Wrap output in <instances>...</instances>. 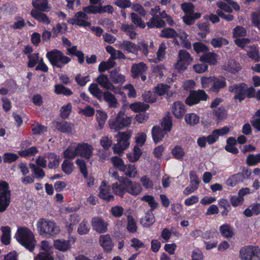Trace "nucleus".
<instances>
[{
  "instance_id": "f257e3e1",
  "label": "nucleus",
  "mask_w": 260,
  "mask_h": 260,
  "mask_svg": "<svg viewBox=\"0 0 260 260\" xmlns=\"http://www.w3.org/2000/svg\"><path fill=\"white\" fill-rule=\"evenodd\" d=\"M17 241L29 252L34 251L37 241L31 230L27 227L19 228L15 234Z\"/></svg>"
},
{
  "instance_id": "f03ea898",
  "label": "nucleus",
  "mask_w": 260,
  "mask_h": 260,
  "mask_svg": "<svg viewBox=\"0 0 260 260\" xmlns=\"http://www.w3.org/2000/svg\"><path fill=\"white\" fill-rule=\"evenodd\" d=\"M37 228L39 235L47 238L54 237L60 232L59 226L54 221L45 218L38 220Z\"/></svg>"
},
{
  "instance_id": "7ed1b4c3",
  "label": "nucleus",
  "mask_w": 260,
  "mask_h": 260,
  "mask_svg": "<svg viewBox=\"0 0 260 260\" xmlns=\"http://www.w3.org/2000/svg\"><path fill=\"white\" fill-rule=\"evenodd\" d=\"M167 23L170 26H173L175 24L172 17L168 14L166 11L162 10L158 16L150 18L146 22V26L149 28H162L166 26Z\"/></svg>"
},
{
  "instance_id": "20e7f679",
  "label": "nucleus",
  "mask_w": 260,
  "mask_h": 260,
  "mask_svg": "<svg viewBox=\"0 0 260 260\" xmlns=\"http://www.w3.org/2000/svg\"><path fill=\"white\" fill-rule=\"evenodd\" d=\"M46 56L53 67L58 69H62L71 60L70 57L64 55L62 51L57 49L48 51Z\"/></svg>"
},
{
  "instance_id": "39448f33",
  "label": "nucleus",
  "mask_w": 260,
  "mask_h": 260,
  "mask_svg": "<svg viewBox=\"0 0 260 260\" xmlns=\"http://www.w3.org/2000/svg\"><path fill=\"white\" fill-rule=\"evenodd\" d=\"M242 172H238L230 176L225 181L226 185L235 187L237 184L242 183L245 180L248 179L251 175V171L248 168L243 167Z\"/></svg>"
},
{
  "instance_id": "423d86ee",
  "label": "nucleus",
  "mask_w": 260,
  "mask_h": 260,
  "mask_svg": "<svg viewBox=\"0 0 260 260\" xmlns=\"http://www.w3.org/2000/svg\"><path fill=\"white\" fill-rule=\"evenodd\" d=\"M9 185L6 181L0 182V213L5 211L11 202V191Z\"/></svg>"
},
{
  "instance_id": "0eeeda50",
  "label": "nucleus",
  "mask_w": 260,
  "mask_h": 260,
  "mask_svg": "<svg viewBox=\"0 0 260 260\" xmlns=\"http://www.w3.org/2000/svg\"><path fill=\"white\" fill-rule=\"evenodd\" d=\"M131 123L129 117L125 115L123 111H120L117 114L115 119L110 120L109 127L110 129L115 131H118L127 126Z\"/></svg>"
},
{
  "instance_id": "6e6552de",
  "label": "nucleus",
  "mask_w": 260,
  "mask_h": 260,
  "mask_svg": "<svg viewBox=\"0 0 260 260\" xmlns=\"http://www.w3.org/2000/svg\"><path fill=\"white\" fill-rule=\"evenodd\" d=\"M130 138L131 135L127 132L119 134L117 143L113 147L114 153L118 154L122 153L123 151L129 145Z\"/></svg>"
},
{
  "instance_id": "1a4fd4ad",
  "label": "nucleus",
  "mask_w": 260,
  "mask_h": 260,
  "mask_svg": "<svg viewBox=\"0 0 260 260\" xmlns=\"http://www.w3.org/2000/svg\"><path fill=\"white\" fill-rule=\"evenodd\" d=\"M208 98V95L204 90H193L186 99L185 103L189 106H192L199 103L201 101H206Z\"/></svg>"
},
{
  "instance_id": "9d476101",
  "label": "nucleus",
  "mask_w": 260,
  "mask_h": 260,
  "mask_svg": "<svg viewBox=\"0 0 260 260\" xmlns=\"http://www.w3.org/2000/svg\"><path fill=\"white\" fill-rule=\"evenodd\" d=\"M246 88H247V84L245 83H236L229 87V91L235 94L234 100H238L241 102L246 98Z\"/></svg>"
},
{
  "instance_id": "9b49d317",
  "label": "nucleus",
  "mask_w": 260,
  "mask_h": 260,
  "mask_svg": "<svg viewBox=\"0 0 260 260\" xmlns=\"http://www.w3.org/2000/svg\"><path fill=\"white\" fill-rule=\"evenodd\" d=\"M192 58L190 54L185 50H180L178 53V60L177 68L180 71L187 69L188 66L191 62Z\"/></svg>"
},
{
  "instance_id": "f8f14e48",
  "label": "nucleus",
  "mask_w": 260,
  "mask_h": 260,
  "mask_svg": "<svg viewBox=\"0 0 260 260\" xmlns=\"http://www.w3.org/2000/svg\"><path fill=\"white\" fill-rule=\"evenodd\" d=\"M111 186L108 185L106 181H103L99 187V198L107 202L114 200V196L111 192Z\"/></svg>"
},
{
  "instance_id": "ddd939ff",
  "label": "nucleus",
  "mask_w": 260,
  "mask_h": 260,
  "mask_svg": "<svg viewBox=\"0 0 260 260\" xmlns=\"http://www.w3.org/2000/svg\"><path fill=\"white\" fill-rule=\"evenodd\" d=\"M91 223L93 230L99 234L105 233L108 231V223L100 216L92 217Z\"/></svg>"
},
{
  "instance_id": "4468645a",
  "label": "nucleus",
  "mask_w": 260,
  "mask_h": 260,
  "mask_svg": "<svg viewBox=\"0 0 260 260\" xmlns=\"http://www.w3.org/2000/svg\"><path fill=\"white\" fill-rule=\"evenodd\" d=\"M148 67L144 62L134 63L131 69V76L134 79H138L141 75H146Z\"/></svg>"
},
{
  "instance_id": "2eb2a0df",
  "label": "nucleus",
  "mask_w": 260,
  "mask_h": 260,
  "mask_svg": "<svg viewBox=\"0 0 260 260\" xmlns=\"http://www.w3.org/2000/svg\"><path fill=\"white\" fill-rule=\"evenodd\" d=\"M78 156L89 159L92 155L93 147L87 143H79L77 146Z\"/></svg>"
},
{
  "instance_id": "dca6fc26",
  "label": "nucleus",
  "mask_w": 260,
  "mask_h": 260,
  "mask_svg": "<svg viewBox=\"0 0 260 260\" xmlns=\"http://www.w3.org/2000/svg\"><path fill=\"white\" fill-rule=\"evenodd\" d=\"M259 252L257 247L249 246L243 247L240 251L241 257L243 259L250 260Z\"/></svg>"
},
{
  "instance_id": "f3484780",
  "label": "nucleus",
  "mask_w": 260,
  "mask_h": 260,
  "mask_svg": "<svg viewBox=\"0 0 260 260\" xmlns=\"http://www.w3.org/2000/svg\"><path fill=\"white\" fill-rule=\"evenodd\" d=\"M125 180L124 183H126V192L133 196H137L141 192L142 188L139 183L133 182L127 178Z\"/></svg>"
},
{
  "instance_id": "a211bd4d",
  "label": "nucleus",
  "mask_w": 260,
  "mask_h": 260,
  "mask_svg": "<svg viewBox=\"0 0 260 260\" xmlns=\"http://www.w3.org/2000/svg\"><path fill=\"white\" fill-rule=\"evenodd\" d=\"M226 86V79L220 76L218 77L213 76L212 85L210 91L218 93L221 89Z\"/></svg>"
},
{
  "instance_id": "6ab92c4d",
  "label": "nucleus",
  "mask_w": 260,
  "mask_h": 260,
  "mask_svg": "<svg viewBox=\"0 0 260 260\" xmlns=\"http://www.w3.org/2000/svg\"><path fill=\"white\" fill-rule=\"evenodd\" d=\"M99 241L105 252L109 253L112 250L114 244L109 234L101 235Z\"/></svg>"
},
{
  "instance_id": "aec40b11",
  "label": "nucleus",
  "mask_w": 260,
  "mask_h": 260,
  "mask_svg": "<svg viewBox=\"0 0 260 260\" xmlns=\"http://www.w3.org/2000/svg\"><path fill=\"white\" fill-rule=\"evenodd\" d=\"M96 82L101 87L110 90L116 93V89L110 81L108 76L104 74H101L96 78Z\"/></svg>"
},
{
  "instance_id": "412c9836",
  "label": "nucleus",
  "mask_w": 260,
  "mask_h": 260,
  "mask_svg": "<svg viewBox=\"0 0 260 260\" xmlns=\"http://www.w3.org/2000/svg\"><path fill=\"white\" fill-rule=\"evenodd\" d=\"M125 179L126 178H121L122 180L112 183L111 187L114 193L120 198H123L126 192V183H124Z\"/></svg>"
},
{
  "instance_id": "4be33fe9",
  "label": "nucleus",
  "mask_w": 260,
  "mask_h": 260,
  "mask_svg": "<svg viewBox=\"0 0 260 260\" xmlns=\"http://www.w3.org/2000/svg\"><path fill=\"white\" fill-rule=\"evenodd\" d=\"M77 25L81 27H88L91 25V22L86 21L89 19L87 14L84 12L78 11L75 14Z\"/></svg>"
},
{
  "instance_id": "5701e85b",
  "label": "nucleus",
  "mask_w": 260,
  "mask_h": 260,
  "mask_svg": "<svg viewBox=\"0 0 260 260\" xmlns=\"http://www.w3.org/2000/svg\"><path fill=\"white\" fill-rule=\"evenodd\" d=\"M43 12L37 10V9H32L30 15L38 22L45 24H49L50 23V20L47 15Z\"/></svg>"
},
{
  "instance_id": "b1692460",
  "label": "nucleus",
  "mask_w": 260,
  "mask_h": 260,
  "mask_svg": "<svg viewBox=\"0 0 260 260\" xmlns=\"http://www.w3.org/2000/svg\"><path fill=\"white\" fill-rule=\"evenodd\" d=\"M172 111L176 118H182L186 111L185 105L181 102L177 101L174 103Z\"/></svg>"
},
{
  "instance_id": "393cba45",
  "label": "nucleus",
  "mask_w": 260,
  "mask_h": 260,
  "mask_svg": "<svg viewBox=\"0 0 260 260\" xmlns=\"http://www.w3.org/2000/svg\"><path fill=\"white\" fill-rule=\"evenodd\" d=\"M246 54L252 60L258 62L260 60V54L257 47L254 45L247 46L245 49Z\"/></svg>"
},
{
  "instance_id": "a878e982",
  "label": "nucleus",
  "mask_w": 260,
  "mask_h": 260,
  "mask_svg": "<svg viewBox=\"0 0 260 260\" xmlns=\"http://www.w3.org/2000/svg\"><path fill=\"white\" fill-rule=\"evenodd\" d=\"M54 247L60 251H67L71 248L70 240L57 239L54 241Z\"/></svg>"
},
{
  "instance_id": "bb28decb",
  "label": "nucleus",
  "mask_w": 260,
  "mask_h": 260,
  "mask_svg": "<svg viewBox=\"0 0 260 260\" xmlns=\"http://www.w3.org/2000/svg\"><path fill=\"white\" fill-rule=\"evenodd\" d=\"M119 72L118 69H114L110 72V79L114 84H122L125 81V76Z\"/></svg>"
},
{
  "instance_id": "cd10ccee",
  "label": "nucleus",
  "mask_w": 260,
  "mask_h": 260,
  "mask_svg": "<svg viewBox=\"0 0 260 260\" xmlns=\"http://www.w3.org/2000/svg\"><path fill=\"white\" fill-rule=\"evenodd\" d=\"M80 220V217L79 214L74 213L70 215L69 218L66 221V227L69 233H72L74 226L77 225Z\"/></svg>"
},
{
  "instance_id": "c85d7f7f",
  "label": "nucleus",
  "mask_w": 260,
  "mask_h": 260,
  "mask_svg": "<svg viewBox=\"0 0 260 260\" xmlns=\"http://www.w3.org/2000/svg\"><path fill=\"white\" fill-rule=\"evenodd\" d=\"M217 54L213 52H209L203 54L200 58L202 62L208 63L211 65L217 63Z\"/></svg>"
},
{
  "instance_id": "c756f323",
  "label": "nucleus",
  "mask_w": 260,
  "mask_h": 260,
  "mask_svg": "<svg viewBox=\"0 0 260 260\" xmlns=\"http://www.w3.org/2000/svg\"><path fill=\"white\" fill-rule=\"evenodd\" d=\"M32 6L37 10L41 12H48L49 7L48 6V0H32Z\"/></svg>"
},
{
  "instance_id": "7c9ffc66",
  "label": "nucleus",
  "mask_w": 260,
  "mask_h": 260,
  "mask_svg": "<svg viewBox=\"0 0 260 260\" xmlns=\"http://www.w3.org/2000/svg\"><path fill=\"white\" fill-rule=\"evenodd\" d=\"M155 217L152 212L150 211L145 213V216L140 219V223L143 227L149 228L155 222Z\"/></svg>"
},
{
  "instance_id": "2f4dec72",
  "label": "nucleus",
  "mask_w": 260,
  "mask_h": 260,
  "mask_svg": "<svg viewBox=\"0 0 260 260\" xmlns=\"http://www.w3.org/2000/svg\"><path fill=\"white\" fill-rule=\"evenodd\" d=\"M153 140L155 144L161 141L164 138V133L159 126H154L151 131Z\"/></svg>"
},
{
  "instance_id": "473e14b6",
  "label": "nucleus",
  "mask_w": 260,
  "mask_h": 260,
  "mask_svg": "<svg viewBox=\"0 0 260 260\" xmlns=\"http://www.w3.org/2000/svg\"><path fill=\"white\" fill-rule=\"evenodd\" d=\"M104 101L107 102L109 106L111 108H116L117 106L118 102L115 95L109 91H105L103 92L102 98Z\"/></svg>"
},
{
  "instance_id": "72a5a7b5",
  "label": "nucleus",
  "mask_w": 260,
  "mask_h": 260,
  "mask_svg": "<svg viewBox=\"0 0 260 260\" xmlns=\"http://www.w3.org/2000/svg\"><path fill=\"white\" fill-rule=\"evenodd\" d=\"M132 111L136 113L144 112L149 108V105L143 102H137L132 103L129 106Z\"/></svg>"
},
{
  "instance_id": "f704fd0d",
  "label": "nucleus",
  "mask_w": 260,
  "mask_h": 260,
  "mask_svg": "<svg viewBox=\"0 0 260 260\" xmlns=\"http://www.w3.org/2000/svg\"><path fill=\"white\" fill-rule=\"evenodd\" d=\"M121 49L128 53L137 54V45L127 40H124L120 45Z\"/></svg>"
},
{
  "instance_id": "c9c22d12",
  "label": "nucleus",
  "mask_w": 260,
  "mask_h": 260,
  "mask_svg": "<svg viewBox=\"0 0 260 260\" xmlns=\"http://www.w3.org/2000/svg\"><path fill=\"white\" fill-rule=\"evenodd\" d=\"M67 51V54L76 56L78 57L79 63L82 64L84 62V54L82 51L77 50V46H73L72 47L68 48Z\"/></svg>"
},
{
  "instance_id": "e433bc0d",
  "label": "nucleus",
  "mask_w": 260,
  "mask_h": 260,
  "mask_svg": "<svg viewBox=\"0 0 260 260\" xmlns=\"http://www.w3.org/2000/svg\"><path fill=\"white\" fill-rule=\"evenodd\" d=\"M142 155V151L139 146H135L133 149V154L128 153L126 154V157L130 162H137Z\"/></svg>"
},
{
  "instance_id": "4c0bfd02",
  "label": "nucleus",
  "mask_w": 260,
  "mask_h": 260,
  "mask_svg": "<svg viewBox=\"0 0 260 260\" xmlns=\"http://www.w3.org/2000/svg\"><path fill=\"white\" fill-rule=\"evenodd\" d=\"M2 235L1 237L2 242L5 245H8L11 242V228L9 226L1 227Z\"/></svg>"
},
{
  "instance_id": "58836bf2",
  "label": "nucleus",
  "mask_w": 260,
  "mask_h": 260,
  "mask_svg": "<svg viewBox=\"0 0 260 260\" xmlns=\"http://www.w3.org/2000/svg\"><path fill=\"white\" fill-rule=\"evenodd\" d=\"M56 127L58 131L63 133H70L72 129L71 123L67 121H57Z\"/></svg>"
},
{
  "instance_id": "ea45409f",
  "label": "nucleus",
  "mask_w": 260,
  "mask_h": 260,
  "mask_svg": "<svg viewBox=\"0 0 260 260\" xmlns=\"http://www.w3.org/2000/svg\"><path fill=\"white\" fill-rule=\"evenodd\" d=\"M170 88V86L163 83L158 84L157 85L154 87L155 93L159 96L164 95L167 94V96L169 98L172 96V93L169 94L168 91Z\"/></svg>"
},
{
  "instance_id": "a19ab883",
  "label": "nucleus",
  "mask_w": 260,
  "mask_h": 260,
  "mask_svg": "<svg viewBox=\"0 0 260 260\" xmlns=\"http://www.w3.org/2000/svg\"><path fill=\"white\" fill-rule=\"evenodd\" d=\"M131 19L136 27H139L140 28H144L146 26V23L142 20V18L139 16V15L136 13L132 12L130 14Z\"/></svg>"
},
{
  "instance_id": "79ce46f5",
  "label": "nucleus",
  "mask_w": 260,
  "mask_h": 260,
  "mask_svg": "<svg viewBox=\"0 0 260 260\" xmlns=\"http://www.w3.org/2000/svg\"><path fill=\"white\" fill-rule=\"evenodd\" d=\"M88 90L93 96L96 98L99 101H102L103 92L99 87L97 84L91 83L88 87Z\"/></svg>"
},
{
  "instance_id": "37998d69",
  "label": "nucleus",
  "mask_w": 260,
  "mask_h": 260,
  "mask_svg": "<svg viewBox=\"0 0 260 260\" xmlns=\"http://www.w3.org/2000/svg\"><path fill=\"white\" fill-rule=\"evenodd\" d=\"M76 156H78L77 146L72 144L70 145L63 153V156L66 159H73Z\"/></svg>"
},
{
  "instance_id": "c03bdc74",
  "label": "nucleus",
  "mask_w": 260,
  "mask_h": 260,
  "mask_svg": "<svg viewBox=\"0 0 260 260\" xmlns=\"http://www.w3.org/2000/svg\"><path fill=\"white\" fill-rule=\"evenodd\" d=\"M160 36L164 38L176 39L178 36V34L173 28H164L160 32Z\"/></svg>"
},
{
  "instance_id": "a18cd8bd",
  "label": "nucleus",
  "mask_w": 260,
  "mask_h": 260,
  "mask_svg": "<svg viewBox=\"0 0 260 260\" xmlns=\"http://www.w3.org/2000/svg\"><path fill=\"white\" fill-rule=\"evenodd\" d=\"M122 172L126 176L129 178H134L137 174V170L135 165H125L124 168L123 169Z\"/></svg>"
},
{
  "instance_id": "49530a36",
  "label": "nucleus",
  "mask_w": 260,
  "mask_h": 260,
  "mask_svg": "<svg viewBox=\"0 0 260 260\" xmlns=\"http://www.w3.org/2000/svg\"><path fill=\"white\" fill-rule=\"evenodd\" d=\"M219 231L225 238H231L234 235L233 229L229 224L225 223L219 227Z\"/></svg>"
},
{
  "instance_id": "de8ad7c7",
  "label": "nucleus",
  "mask_w": 260,
  "mask_h": 260,
  "mask_svg": "<svg viewBox=\"0 0 260 260\" xmlns=\"http://www.w3.org/2000/svg\"><path fill=\"white\" fill-rule=\"evenodd\" d=\"M161 125L163 131L166 132V133L171 131L173 123L172 117L169 113L166 115L163 118L161 122Z\"/></svg>"
},
{
  "instance_id": "09e8293b",
  "label": "nucleus",
  "mask_w": 260,
  "mask_h": 260,
  "mask_svg": "<svg viewBox=\"0 0 260 260\" xmlns=\"http://www.w3.org/2000/svg\"><path fill=\"white\" fill-rule=\"evenodd\" d=\"M141 200L148 203L150 207L149 211L152 212L158 207V204L155 201L154 197L151 195H145L141 198Z\"/></svg>"
},
{
  "instance_id": "8fccbe9b",
  "label": "nucleus",
  "mask_w": 260,
  "mask_h": 260,
  "mask_svg": "<svg viewBox=\"0 0 260 260\" xmlns=\"http://www.w3.org/2000/svg\"><path fill=\"white\" fill-rule=\"evenodd\" d=\"M200 117L194 113H187L185 116V121L190 126H194L199 123Z\"/></svg>"
},
{
  "instance_id": "3c124183",
  "label": "nucleus",
  "mask_w": 260,
  "mask_h": 260,
  "mask_svg": "<svg viewBox=\"0 0 260 260\" xmlns=\"http://www.w3.org/2000/svg\"><path fill=\"white\" fill-rule=\"evenodd\" d=\"M213 115L216 118L217 122L223 120L227 116V112L224 107H218L213 111Z\"/></svg>"
},
{
  "instance_id": "603ef678",
  "label": "nucleus",
  "mask_w": 260,
  "mask_h": 260,
  "mask_svg": "<svg viewBox=\"0 0 260 260\" xmlns=\"http://www.w3.org/2000/svg\"><path fill=\"white\" fill-rule=\"evenodd\" d=\"M54 91L57 94H63L66 96L71 95L73 93L70 88L61 84L55 85Z\"/></svg>"
},
{
  "instance_id": "864d4df0",
  "label": "nucleus",
  "mask_w": 260,
  "mask_h": 260,
  "mask_svg": "<svg viewBox=\"0 0 260 260\" xmlns=\"http://www.w3.org/2000/svg\"><path fill=\"white\" fill-rule=\"evenodd\" d=\"M39 152L36 146H32L27 149L19 151L18 154L23 157H27L35 155Z\"/></svg>"
},
{
  "instance_id": "5fc2aeb1",
  "label": "nucleus",
  "mask_w": 260,
  "mask_h": 260,
  "mask_svg": "<svg viewBox=\"0 0 260 260\" xmlns=\"http://www.w3.org/2000/svg\"><path fill=\"white\" fill-rule=\"evenodd\" d=\"M111 162L112 163L114 167L121 172L125 167V164L123 159L118 156H114L111 158Z\"/></svg>"
},
{
  "instance_id": "6e6d98bb",
  "label": "nucleus",
  "mask_w": 260,
  "mask_h": 260,
  "mask_svg": "<svg viewBox=\"0 0 260 260\" xmlns=\"http://www.w3.org/2000/svg\"><path fill=\"white\" fill-rule=\"evenodd\" d=\"M127 223L126 225V229L128 232L131 233H135L137 231V225L136 222L132 215H128L127 216Z\"/></svg>"
},
{
  "instance_id": "4d7b16f0",
  "label": "nucleus",
  "mask_w": 260,
  "mask_h": 260,
  "mask_svg": "<svg viewBox=\"0 0 260 260\" xmlns=\"http://www.w3.org/2000/svg\"><path fill=\"white\" fill-rule=\"evenodd\" d=\"M171 153L173 157L178 160L183 158L185 155V152L183 148L179 145H176L172 150Z\"/></svg>"
},
{
  "instance_id": "13d9d810",
  "label": "nucleus",
  "mask_w": 260,
  "mask_h": 260,
  "mask_svg": "<svg viewBox=\"0 0 260 260\" xmlns=\"http://www.w3.org/2000/svg\"><path fill=\"white\" fill-rule=\"evenodd\" d=\"M74 169V163L67 159L64 160L61 164V169L62 171L67 175H70L72 174Z\"/></svg>"
},
{
  "instance_id": "bf43d9fd",
  "label": "nucleus",
  "mask_w": 260,
  "mask_h": 260,
  "mask_svg": "<svg viewBox=\"0 0 260 260\" xmlns=\"http://www.w3.org/2000/svg\"><path fill=\"white\" fill-rule=\"evenodd\" d=\"M32 126L33 127L31 129V131L34 135H42L47 131V127L46 126L38 122L32 124Z\"/></svg>"
},
{
  "instance_id": "052dcab7",
  "label": "nucleus",
  "mask_w": 260,
  "mask_h": 260,
  "mask_svg": "<svg viewBox=\"0 0 260 260\" xmlns=\"http://www.w3.org/2000/svg\"><path fill=\"white\" fill-rule=\"evenodd\" d=\"M246 163L249 166L256 165L260 163V153L256 154H250L246 158Z\"/></svg>"
},
{
  "instance_id": "680f3d73",
  "label": "nucleus",
  "mask_w": 260,
  "mask_h": 260,
  "mask_svg": "<svg viewBox=\"0 0 260 260\" xmlns=\"http://www.w3.org/2000/svg\"><path fill=\"white\" fill-rule=\"evenodd\" d=\"M72 106L70 103H69L66 105L62 106L60 109V116L64 119L69 117L72 111Z\"/></svg>"
},
{
  "instance_id": "e2e57ef3",
  "label": "nucleus",
  "mask_w": 260,
  "mask_h": 260,
  "mask_svg": "<svg viewBox=\"0 0 260 260\" xmlns=\"http://www.w3.org/2000/svg\"><path fill=\"white\" fill-rule=\"evenodd\" d=\"M115 63L110 59L107 61H102L99 65L98 71L103 73L107 70H110L114 67Z\"/></svg>"
},
{
  "instance_id": "0e129e2a",
  "label": "nucleus",
  "mask_w": 260,
  "mask_h": 260,
  "mask_svg": "<svg viewBox=\"0 0 260 260\" xmlns=\"http://www.w3.org/2000/svg\"><path fill=\"white\" fill-rule=\"evenodd\" d=\"M96 116L99 126L100 127V128L102 129L103 128L106 120H107V115L105 112L101 110H97Z\"/></svg>"
},
{
  "instance_id": "69168bd1",
  "label": "nucleus",
  "mask_w": 260,
  "mask_h": 260,
  "mask_svg": "<svg viewBox=\"0 0 260 260\" xmlns=\"http://www.w3.org/2000/svg\"><path fill=\"white\" fill-rule=\"evenodd\" d=\"M211 44L214 48H220L223 45H228L229 41L222 37H218L212 39L211 41Z\"/></svg>"
},
{
  "instance_id": "338daca9",
  "label": "nucleus",
  "mask_w": 260,
  "mask_h": 260,
  "mask_svg": "<svg viewBox=\"0 0 260 260\" xmlns=\"http://www.w3.org/2000/svg\"><path fill=\"white\" fill-rule=\"evenodd\" d=\"M247 35L246 29L241 26H236L233 31V36L235 38L238 37H244Z\"/></svg>"
},
{
  "instance_id": "774afa93",
  "label": "nucleus",
  "mask_w": 260,
  "mask_h": 260,
  "mask_svg": "<svg viewBox=\"0 0 260 260\" xmlns=\"http://www.w3.org/2000/svg\"><path fill=\"white\" fill-rule=\"evenodd\" d=\"M240 70V65L233 60L230 61L226 67V70L232 74H235Z\"/></svg>"
}]
</instances>
